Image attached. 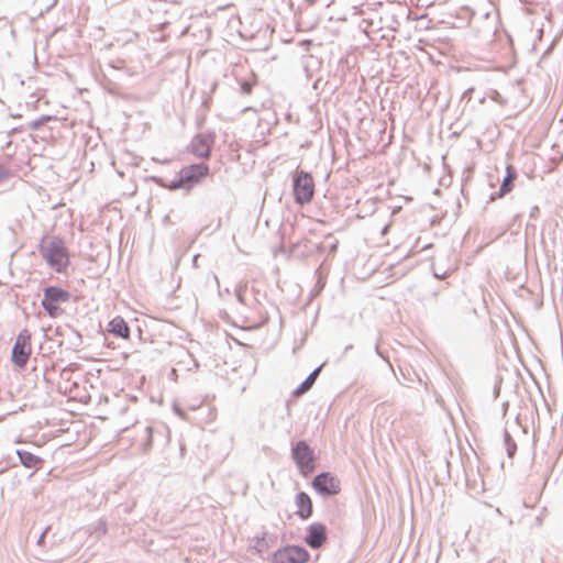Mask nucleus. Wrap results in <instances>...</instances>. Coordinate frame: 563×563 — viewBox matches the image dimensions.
<instances>
[{"label": "nucleus", "mask_w": 563, "mask_h": 563, "mask_svg": "<svg viewBox=\"0 0 563 563\" xmlns=\"http://www.w3.org/2000/svg\"><path fill=\"white\" fill-rule=\"evenodd\" d=\"M40 253L47 265L56 273H65L70 264L68 247L59 236H44L40 243Z\"/></svg>", "instance_id": "f257e3e1"}, {"label": "nucleus", "mask_w": 563, "mask_h": 563, "mask_svg": "<svg viewBox=\"0 0 563 563\" xmlns=\"http://www.w3.org/2000/svg\"><path fill=\"white\" fill-rule=\"evenodd\" d=\"M494 34H495V46L497 44L499 45L500 54L505 58V64L497 65L495 63V71L501 70V71L506 73L508 68H512L517 63L516 51L514 47V41L508 32H506L505 30H499L496 25H495Z\"/></svg>", "instance_id": "f03ea898"}, {"label": "nucleus", "mask_w": 563, "mask_h": 563, "mask_svg": "<svg viewBox=\"0 0 563 563\" xmlns=\"http://www.w3.org/2000/svg\"><path fill=\"white\" fill-rule=\"evenodd\" d=\"M292 183L295 201L299 205L310 202L314 196L316 188L312 175L303 170L297 172Z\"/></svg>", "instance_id": "7ed1b4c3"}, {"label": "nucleus", "mask_w": 563, "mask_h": 563, "mask_svg": "<svg viewBox=\"0 0 563 563\" xmlns=\"http://www.w3.org/2000/svg\"><path fill=\"white\" fill-rule=\"evenodd\" d=\"M69 298L68 291L59 287H47L44 290L42 306L52 318H57L63 313L60 305L67 302Z\"/></svg>", "instance_id": "20e7f679"}, {"label": "nucleus", "mask_w": 563, "mask_h": 563, "mask_svg": "<svg viewBox=\"0 0 563 563\" xmlns=\"http://www.w3.org/2000/svg\"><path fill=\"white\" fill-rule=\"evenodd\" d=\"M32 354V343L30 333L24 330L16 336L12 349V362L15 366L22 368L26 365Z\"/></svg>", "instance_id": "39448f33"}, {"label": "nucleus", "mask_w": 563, "mask_h": 563, "mask_svg": "<svg viewBox=\"0 0 563 563\" xmlns=\"http://www.w3.org/2000/svg\"><path fill=\"white\" fill-rule=\"evenodd\" d=\"M292 456L301 473L307 476L314 470V456L310 446L301 441L292 449Z\"/></svg>", "instance_id": "423d86ee"}, {"label": "nucleus", "mask_w": 563, "mask_h": 563, "mask_svg": "<svg viewBox=\"0 0 563 563\" xmlns=\"http://www.w3.org/2000/svg\"><path fill=\"white\" fill-rule=\"evenodd\" d=\"M312 487L323 496H334L341 492L340 479L331 473H321L312 481Z\"/></svg>", "instance_id": "0eeeda50"}, {"label": "nucleus", "mask_w": 563, "mask_h": 563, "mask_svg": "<svg viewBox=\"0 0 563 563\" xmlns=\"http://www.w3.org/2000/svg\"><path fill=\"white\" fill-rule=\"evenodd\" d=\"M209 168L206 164L190 165L184 167L179 172V181L177 185L172 186V188H177L180 186H185L187 184L198 183L205 176H207Z\"/></svg>", "instance_id": "6e6552de"}, {"label": "nucleus", "mask_w": 563, "mask_h": 563, "mask_svg": "<svg viewBox=\"0 0 563 563\" xmlns=\"http://www.w3.org/2000/svg\"><path fill=\"white\" fill-rule=\"evenodd\" d=\"M278 563H306L309 560V553L300 547H287L275 554Z\"/></svg>", "instance_id": "1a4fd4ad"}, {"label": "nucleus", "mask_w": 563, "mask_h": 563, "mask_svg": "<svg viewBox=\"0 0 563 563\" xmlns=\"http://www.w3.org/2000/svg\"><path fill=\"white\" fill-rule=\"evenodd\" d=\"M327 541V528L324 525L316 522L308 527L305 542L312 549L321 548Z\"/></svg>", "instance_id": "9d476101"}, {"label": "nucleus", "mask_w": 563, "mask_h": 563, "mask_svg": "<svg viewBox=\"0 0 563 563\" xmlns=\"http://www.w3.org/2000/svg\"><path fill=\"white\" fill-rule=\"evenodd\" d=\"M517 178H518L517 168L514 165L506 163L505 175L500 181L498 191L495 192V199L505 197L506 195L511 192L512 189L515 188V183H516Z\"/></svg>", "instance_id": "9b49d317"}, {"label": "nucleus", "mask_w": 563, "mask_h": 563, "mask_svg": "<svg viewBox=\"0 0 563 563\" xmlns=\"http://www.w3.org/2000/svg\"><path fill=\"white\" fill-rule=\"evenodd\" d=\"M108 331L117 336L122 339H129L130 336V328L125 320L118 316L114 317L108 324Z\"/></svg>", "instance_id": "f8f14e48"}, {"label": "nucleus", "mask_w": 563, "mask_h": 563, "mask_svg": "<svg viewBox=\"0 0 563 563\" xmlns=\"http://www.w3.org/2000/svg\"><path fill=\"white\" fill-rule=\"evenodd\" d=\"M297 515L301 519H308L312 514V501L306 493H299L296 497Z\"/></svg>", "instance_id": "ddd939ff"}, {"label": "nucleus", "mask_w": 563, "mask_h": 563, "mask_svg": "<svg viewBox=\"0 0 563 563\" xmlns=\"http://www.w3.org/2000/svg\"><path fill=\"white\" fill-rule=\"evenodd\" d=\"M503 438H504V448L506 450V454L509 459H512L517 453L518 446H517V443H516L514 437L511 435L510 429L508 427V421L506 422V427L503 432Z\"/></svg>", "instance_id": "4468645a"}, {"label": "nucleus", "mask_w": 563, "mask_h": 563, "mask_svg": "<svg viewBox=\"0 0 563 563\" xmlns=\"http://www.w3.org/2000/svg\"><path fill=\"white\" fill-rule=\"evenodd\" d=\"M191 150L196 155L200 157H207L210 153V146L200 136L194 139L191 143Z\"/></svg>", "instance_id": "2eb2a0df"}, {"label": "nucleus", "mask_w": 563, "mask_h": 563, "mask_svg": "<svg viewBox=\"0 0 563 563\" xmlns=\"http://www.w3.org/2000/svg\"><path fill=\"white\" fill-rule=\"evenodd\" d=\"M320 369L317 368L316 371H313L307 378L305 382L301 383V385L294 391L295 396H301L302 394H305L306 391H308L311 386L314 384L316 379H317V376L319 374Z\"/></svg>", "instance_id": "dca6fc26"}, {"label": "nucleus", "mask_w": 563, "mask_h": 563, "mask_svg": "<svg viewBox=\"0 0 563 563\" xmlns=\"http://www.w3.org/2000/svg\"><path fill=\"white\" fill-rule=\"evenodd\" d=\"M20 460L24 466L30 468H40L42 465L41 459L29 452L20 453Z\"/></svg>", "instance_id": "f3484780"}, {"label": "nucleus", "mask_w": 563, "mask_h": 563, "mask_svg": "<svg viewBox=\"0 0 563 563\" xmlns=\"http://www.w3.org/2000/svg\"><path fill=\"white\" fill-rule=\"evenodd\" d=\"M241 89L244 93L250 95L253 89V84L250 81H244L241 84Z\"/></svg>", "instance_id": "a211bd4d"}, {"label": "nucleus", "mask_w": 563, "mask_h": 563, "mask_svg": "<svg viewBox=\"0 0 563 563\" xmlns=\"http://www.w3.org/2000/svg\"><path fill=\"white\" fill-rule=\"evenodd\" d=\"M501 382V377H499V375H496L495 374V387H494V390H495V399L498 398L499 396V393H500V388H499V383Z\"/></svg>", "instance_id": "6ab92c4d"}, {"label": "nucleus", "mask_w": 563, "mask_h": 563, "mask_svg": "<svg viewBox=\"0 0 563 563\" xmlns=\"http://www.w3.org/2000/svg\"><path fill=\"white\" fill-rule=\"evenodd\" d=\"M494 96H495V103H503V102H505V100L503 99L501 95L496 89H495Z\"/></svg>", "instance_id": "aec40b11"}, {"label": "nucleus", "mask_w": 563, "mask_h": 563, "mask_svg": "<svg viewBox=\"0 0 563 563\" xmlns=\"http://www.w3.org/2000/svg\"><path fill=\"white\" fill-rule=\"evenodd\" d=\"M508 407H509V402H508V401H504V402L501 404V413H503V417H505V416H506V412H507Z\"/></svg>", "instance_id": "412c9836"}, {"label": "nucleus", "mask_w": 563, "mask_h": 563, "mask_svg": "<svg viewBox=\"0 0 563 563\" xmlns=\"http://www.w3.org/2000/svg\"><path fill=\"white\" fill-rule=\"evenodd\" d=\"M540 212V208L538 206H534L532 209H531V212H530V217L531 218H534L537 217V214Z\"/></svg>", "instance_id": "4be33fe9"}, {"label": "nucleus", "mask_w": 563, "mask_h": 563, "mask_svg": "<svg viewBox=\"0 0 563 563\" xmlns=\"http://www.w3.org/2000/svg\"><path fill=\"white\" fill-rule=\"evenodd\" d=\"M518 419H519V413H517V415L515 416V421H514V423H512V427H514L515 429H519V428H520L519 422H518Z\"/></svg>", "instance_id": "5701e85b"}, {"label": "nucleus", "mask_w": 563, "mask_h": 563, "mask_svg": "<svg viewBox=\"0 0 563 563\" xmlns=\"http://www.w3.org/2000/svg\"><path fill=\"white\" fill-rule=\"evenodd\" d=\"M4 177H5L4 170L2 169V167H0V181L3 180Z\"/></svg>", "instance_id": "b1692460"}, {"label": "nucleus", "mask_w": 563, "mask_h": 563, "mask_svg": "<svg viewBox=\"0 0 563 563\" xmlns=\"http://www.w3.org/2000/svg\"><path fill=\"white\" fill-rule=\"evenodd\" d=\"M495 514H498V515H500V516H501V512H500L499 508H496V507H495Z\"/></svg>", "instance_id": "393cba45"}, {"label": "nucleus", "mask_w": 563, "mask_h": 563, "mask_svg": "<svg viewBox=\"0 0 563 563\" xmlns=\"http://www.w3.org/2000/svg\"><path fill=\"white\" fill-rule=\"evenodd\" d=\"M495 12H496L497 19H499V12L496 9H495Z\"/></svg>", "instance_id": "a878e982"}]
</instances>
